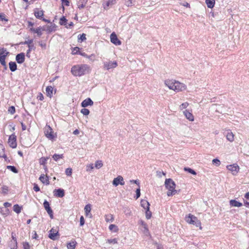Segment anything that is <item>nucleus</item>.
Masks as SVG:
<instances>
[{"mask_svg": "<svg viewBox=\"0 0 249 249\" xmlns=\"http://www.w3.org/2000/svg\"><path fill=\"white\" fill-rule=\"evenodd\" d=\"M89 71L90 68L88 65L81 64L73 66L71 69V72L75 76H81L89 72Z\"/></svg>", "mask_w": 249, "mask_h": 249, "instance_id": "nucleus-1", "label": "nucleus"}, {"mask_svg": "<svg viewBox=\"0 0 249 249\" xmlns=\"http://www.w3.org/2000/svg\"><path fill=\"white\" fill-rule=\"evenodd\" d=\"M164 185L165 188L168 190L167 195L168 196H172L177 193V191L175 189L176 184L172 179H166L165 180Z\"/></svg>", "mask_w": 249, "mask_h": 249, "instance_id": "nucleus-2", "label": "nucleus"}, {"mask_svg": "<svg viewBox=\"0 0 249 249\" xmlns=\"http://www.w3.org/2000/svg\"><path fill=\"white\" fill-rule=\"evenodd\" d=\"M185 220L187 223L193 224L196 227H199L200 230L202 229L200 221L194 215L189 214L188 216H186Z\"/></svg>", "mask_w": 249, "mask_h": 249, "instance_id": "nucleus-3", "label": "nucleus"}, {"mask_svg": "<svg viewBox=\"0 0 249 249\" xmlns=\"http://www.w3.org/2000/svg\"><path fill=\"white\" fill-rule=\"evenodd\" d=\"M8 53L9 52L5 48H0V63L5 67H6L5 58Z\"/></svg>", "mask_w": 249, "mask_h": 249, "instance_id": "nucleus-4", "label": "nucleus"}, {"mask_svg": "<svg viewBox=\"0 0 249 249\" xmlns=\"http://www.w3.org/2000/svg\"><path fill=\"white\" fill-rule=\"evenodd\" d=\"M103 64L104 69L107 70L113 69L118 66V63L116 61H105L104 62Z\"/></svg>", "mask_w": 249, "mask_h": 249, "instance_id": "nucleus-5", "label": "nucleus"}, {"mask_svg": "<svg viewBox=\"0 0 249 249\" xmlns=\"http://www.w3.org/2000/svg\"><path fill=\"white\" fill-rule=\"evenodd\" d=\"M175 83L176 84L174 89V91L178 92L185 90L187 89V86L185 84L181 83L177 80Z\"/></svg>", "mask_w": 249, "mask_h": 249, "instance_id": "nucleus-6", "label": "nucleus"}, {"mask_svg": "<svg viewBox=\"0 0 249 249\" xmlns=\"http://www.w3.org/2000/svg\"><path fill=\"white\" fill-rule=\"evenodd\" d=\"M228 170L231 172L233 175H236L239 171V166L237 164H230L227 166Z\"/></svg>", "mask_w": 249, "mask_h": 249, "instance_id": "nucleus-7", "label": "nucleus"}, {"mask_svg": "<svg viewBox=\"0 0 249 249\" xmlns=\"http://www.w3.org/2000/svg\"><path fill=\"white\" fill-rule=\"evenodd\" d=\"M8 142L9 146L13 148L17 147V144L15 135L12 134L9 136Z\"/></svg>", "mask_w": 249, "mask_h": 249, "instance_id": "nucleus-8", "label": "nucleus"}, {"mask_svg": "<svg viewBox=\"0 0 249 249\" xmlns=\"http://www.w3.org/2000/svg\"><path fill=\"white\" fill-rule=\"evenodd\" d=\"M43 206L45 209L47 211V213L50 215V218L51 219H53V212L51 207H50V204L49 202L45 200L44 201Z\"/></svg>", "mask_w": 249, "mask_h": 249, "instance_id": "nucleus-9", "label": "nucleus"}, {"mask_svg": "<svg viewBox=\"0 0 249 249\" xmlns=\"http://www.w3.org/2000/svg\"><path fill=\"white\" fill-rule=\"evenodd\" d=\"M176 81L177 80L174 79H167L164 81V83L170 89L174 90Z\"/></svg>", "mask_w": 249, "mask_h": 249, "instance_id": "nucleus-10", "label": "nucleus"}, {"mask_svg": "<svg viewBox=\"0 0 249 249\" xmlns=\"http://www.w3.org/2000/svg\"><path fill=\"white\" fill-rule=\"evenodd\" d=\"M59 235L58 231L56 229H54L52 228L50 231V233L49 235V237L53 240H55L57 239V236Z\"/></svg>", "mask_w": 249, "mask_h": 249, "instance_id": "nucleus-11", "label": "nucleus"}, {"mask_svg": "<svg viewBox=\"0 0 249 249\" xmlns=\"http://www.w3.org/2000/svg\"><path fill=\"white\" fill-rule=\"evenodd\" d=\"M44 11L39 8H35L34 10V14L35 17L38 19H42L44 16Z\"/></svg>", "mask_w": 249, "mask_h": 249, "instance_id": "nucleus-12", "label": "nucleus"}, {"mask_svg": "<svg viewBox=\"0 0 249 249\" xmlns=\"http://www.w3.org/2000/svg\"><path fill=\"white\" fill-rule=\"evenodd\" d=\"M110 41L116 45H120L121 41L119 40L115 33H112L110 35Z\"/></svg>", "mask_w": 249, "mask_h": 249, "instance_id": "nucleus-13", "label": "nucleus"}, {"mask_svg": "<svg viewBox=\"0 0 249 249\" xmlns=\"http://www.w3.org/2000/svg\"><path fill=\"white\" fill-rule=\"evenodd\" d=\"M45 134L46 136L50 139H53L54 138L52 129L50 126H48L46 128Z\"/></svg>", "mask_w": 249, "mask_h": 249, "instance_id": "nucleus-14", "label": "nucleus"}, {"mask_svg": "<svg viewBox=\"0 0 249 249\" xmlns=\"http://www.w3.org/2000/svg\"><path fill=\"white\" fill-rule=\"evenodd\" d=\"M54 196L58 197H63L65 195L64 190L62 189H55L53 191Z\"/></svg>", "mask_w": 249, "mask_h": 249, "instance_id": "nucleus-15", "label": "nucleus"}, {"mask_svg": "<svg viewBox=\"0 0 249 249\" xmlns=\"http://www.w3.org/2000/svg\"><path fill=\"white\" fill-rule=\"evenodd\" d=\"M17 62L19 64H22L25 61V54L24 53H21L18 54L16 57Z\"/></svg>", "mask_w": 249, "mask_h": 249, "instance_id": "nucleus-16", "label": "nucleus"}, {"mask_svg": "<svg viewBox=\"0 0 249 249\" xmlns=\"http://www.w3.org/2000/svg\"><path fill=\"white\" fill-rule=\"evenodd\" d=\"M183 114L185 116L187 119H188L190 121H194V116L193 114L190 112L188 110H185L183 112Z\"/></svg>", "mask_w": 249, "mask_h": 249, "instance_id": "nucleus-17", "label": "nucleus"}, {"mask_svg": "<svg viewBox=\"0 0 249 249\" xmlns=\"http://www.w3.org/2000/svg\"><path fill=\"white\" fill-rule=\"evenodd\" d=\"M43 30L46 31L48 33H51L55 30L56 26L54 24H51L50 25L43 27Z\"/></svg>", "mask_w": 249, "mask_h": 249, "instance_id": "nucleus-18", "label": "nucleus"}, {"mask_svg": "<svg viewBox=\"0 0 249 249\" xmlns=\"http://www.w3.org/2000/svg\"><path fill=\"white\" fill-rule=\"evenodd\" d=\"M93 104V101L90 98H88L84 100L81 103L82 107H86L89 106H92Z\"/></svg>", "mask_w": 249, "mask_h": 249, "instance_id": "nucleus-19", "label": "nucleus"}, {"mask_svg": "<svg viewBox=\"0 0 249 249\" xmlns=\"http://www.w3.org/2000/svg\"><path fill=\"white\" fill-rule=\"evenodd\" d=\"M39 179L43 184H45L46 185H49L50 184L49 177L47 175L45 176L44 174H42L40 176Z\"/></svg>", "mask_w": 249, "mask_h": 249, "instance_id": "nucleus-20", "label": "nucleus"}, {"mask_svg": "<svg viewBox=\"0 0 249 249\" xmlns=\"http://www.w3.org/2000/svg\"><path fill=\"white\" fill-rule=\"evenodd\" d=\"M87 2L88 0H79L77 3L78 8L79 9L84 8L85 7Z\"/></svg>", "mask_w": 249, "mask_h": 249, "instance_id": "nucleus-21", "label": "nucleus"}, {"mask_svg": "<svg viewBox=\"0 0 249 249\" xmlns=\"http://www.w3.org/2000/svg\"><path fill=\"white\" fill-rule=\"evenodd\" d=\"M226 136L227 140L229 142H232L234 141V135L231 130L227 131Z\"/></svg>", "mask_w": 249, "mask_h": 249, "instance_id": "nucleus-22", "label": "nucleus"}, {"mask_svg": "<svg viewBox=\"0 0 249 249\" xmlns=\"http://www.w3.org/2000/svg\"><path fill=\"white\" fill-rule=\"evenodd\" d=\"M230 204L233 207H240L242 206V203L234 199L230 201Z\"/></svg>", "mask_w": 249, "mask_h": 249, "instance_id": "nucleus-23", "label": "nucleus"}, {"mask_svg": "<svg viewBox=\"0 0 249 249\" xmlns=\"http://www.w3.org/2000/svg\"><path fill=\"white\" fill-rule=\"evenodd\" d=\"M141 206L145 210L149 209L150 204L146 200H142L141 202Z\"/></svg>", "mask_w": 249, "mask_h": 249, "instance_id": "nucleus-24", "label": "nucleus"}, {"mask_svg": "<svg viewBox=\"0 0 249 249\" xmlns=\"http://www.w3.org/2000/svg\"><path fill=\"white\" fill-rule=\"evenodd\" d=\"M205 3L208 8H212L214 6L215 0H206Z\"/></svg>", "mask_w": 249, "mask_h": 249, "instance_id": "nucleus-25", "label": "nucleus"}, {"mask_svg": "<svg viewBox=\"0 0 249 249\" xmlns=\"http://www.w3.org/2000/svg\"><path fill=\"white\" fill-rule=\"evenodd\" d=\"M114 219V216L111 214H108L105 215V220L107 222H112Z\"/></svg>", "mask_w": 249, "mask_h": 249, "instance_id": "nucleus-26", "label": "nucleus"}, {"mask_svg": "<svg viewBox=\"0 0 249 249\" xmlns=\"http://www.w3.org/2000/svg\"><path fill=\"white\" fill-rule=\"evenodd\" d=\"M9 68L12 71H15L17 69V66L15 62H10L9 63Z\"/></svg>", "mask_w": 249, "mask_h": 249, "instance_id": "nucleus-27", "label": "nucleus"}, {"mask_svg": "<svg viewBox=\"0 0 249 249\" xmlns=\"http://www.w3.org/2000/svg\"><path fill=\"white\" fill-rule=\"evenodd\" d=\"M46 91L47 95L51 97L53 95V88L51 86L47 87Z\"/></svg>", "mask_w": 249, "mask_h": 249, "instance_id": "nucleus-28", "label": "nucleus"}, {"mask_svg": "<svg viewBox=\"0 0 249 249\" xmlns=\"http://www.w3.org/2000/svg\"><path fill=\"white\" fill-rule=\"evenodd\" d=\"M22 207L19 206L18 204H15L13 206V210L17 213L18 214L21 212Z\"/></svg>", "mask_w": 249, "mask_h": 249, "instance_id": "nucleus-29", "label": "nucleus"}, {"mask_svg": "<svg viewBox=\"0 0 249 249\" xmlns=\"http://www.w3.org/2000/svg\"><path fill=\"white\" fill-rule=\"evenodd\" d=\"M108 229L110 231L117 232L119 231L118 227L115 224H111L109 226Z\"/></svg>", "mask_w": 249, "mask_h": 249, "instance_id": "nucleus-30", "label": "nucleus"}, {"mask_svg": "<svg viewBox=\"0 0 249 249\" xmlns=\"http://www.w3.org/2000/svg\"><path fill=\"white\" fill-rule=\"evenodd\" d=\"M84 210L86 215L88 216L91 211V205L89 204L86 205L84 208Z\"/></svg>", "mask_w": 249, "mask_h": 249, "instance_id": "nucleus-31", "label": "nucleus"}, {"mask_svg": "<svg viewBox=\"0 0 249 249\" xmlns=\"http://www.w3.org/2000/svg\"><path fill=\"white\" fill-rule=\"evenodd\" d=\"M76 244V241H72L70 242L67 245V248L68 249H74Z\"/></svg>", "mask_w": 249, "mask_h": 249, "instance_id": "nucleus-32", "label": "nucleus"}, {"mask_svg": "<svg viewBox=\"0 0 249 249\" xmlns=\"http://www.w3.org/2000/svg\"><path fill=\"white\" fill-rule=\"evenodd\" d=\"M120 176H117V177L114 178L112 184L115 186H117L119 184H120Z\"/></svg>", "mask_w": 249, "mask_h": 249, "instance_id": "nucleus-33", "label": "nucleus"}, {"mask_svg": "<svg viewBox=\"0 0 249 249\" xmlns=\"http://www.w3.org/2000/svg\"><path fill=\"white\" fill-rule=\"evenodd\" d=\"M43 27H37V28L36 29V30L35 31V33H36L39 36H41L42 34V31H44V30H43Z\"/></svg>", "mask_w": 249, "mask_h": 249, "instance_id": "nucleus-34", "label": "nucleus"}, {"mask_svg": "<svg viewBox=\"0 0 249 249\" xmlns=\"http://www.w3.org/2000/svg\"><path fill=\"white\" fill-rule=\"evenodd\" d=\"M63 158V154H55L53 155V158L55 161H57L60 159H62Z\"/></svg>", "mask_w": 249, "mask_h": 249, "instance_id": "nucleus-35", "label": "nucleus"}, {"mask_svg": "<svg viewBox=\"0 0 249 249\" xmlns=\"http://www.w3.org/2000/svg\"><path fill=\"white\" fill-rule=\"evenodd\" d=\"M103 166V164L101 160H97L95 163V167L97 169H100Z\"/></svg>", "mask_w": 249, "mask_h": 249, "instance_id": "nucleus-36", "label": "nucleus"}, {"mask_svg": "<svg viewBox=\"0 0 249 249\" xmlns=\"http://www.w3.org/2000/svg\"><path fill=\"white\" fill-rule=\"evenodd\" d=\"M7 168L8 169L10 170L13 173H17L18 172V171L17 169V168L14 166L8 165L7 166Z\"/></svg>", "mask_w": 249, "mask_h": 249, "instance_id": "nucleus-37", "label": "nucleus"}, {"mask_svg": "<svg viewBox=\"0 0 249 249\" xmlns=\"http://www.w3.org/2000/svg\"><path fill=\"white\" fill-rule=\"evenodd\" d=\"M107 242L109 244H116L118 243V239L117 238L108 239Z\"/></svg>", "mask_w": 249, "mask_h": 249, "instance_id": "nucleus-38", "label": "nucleus"}, {"mask_svg": "<svg viewBox=\"0 0 249 249\" xmlns=\"http://www.w3.org/2000/svg\"><path fill=\"white\" fill-rule=\"evenodd\" d=\"M67 21V19L64 17H63L60 19L59 23L61 25L66 26Z\"/></svg>", "mask_w": 249, "mask_h": 249, "instance_id": "nucleus-39", "label": "nucleus"}, {"mask_svg": "<svg viewBox=\"0 0 249 249\" xmlns=\"http://www.w3.org/2000/svg\"><path fill=\"white\" fill-rule=\"evenodd\" d=\"M184 170L186 171H187L188 172H189L194 175H196V172L195 171H194V170H193L192 169L190 168L185 167V168H184Z\"/></svg>", "mask_w": 249, "mask_h": 249, "instance_id": "nucleus-40", "label": "nucleus"}, {"mask_svg": "<svg viewBox=\"0 0 249 249\" xmlns=\"http://www.w3.org/2000/svg\"><path fill=\"white\" fill-rule=\"evenodd\" d=\"M189 105V104L188 102L183 103L179 106V109L180 110H183V109H185L188 107Z\"/></svg>", "mask_w": 249, "mask_h": 249, "instance_id": "nucleus-41", "label": "nucleus"}, {"mask_svg": "<svg viewBox=\"0 0 249 249\" xmlns=\"http://www.w3.org/2000/svg\"><path fill=\"white\" fill-rule=\"evenodd\" d=\"M33 39H28V40L25 41V42H24L23 44H27L28 45V47L33 46L34 45L33 44Z\"/></svg>", "mask_w": 249, "mask_h": 249, "instance_id": "nucleus-42", "label": "nucleus"}, {"mask_svg": "<svg viewBox=\"0 0 249 249\" xmlns=\"http://www.w3.org/2000/svg\"><path fill=\"white\" fill-rule=\"evenodd\" d=\"M79 48L78 47H74L72 49V54H79Z\"/></svg>", "mask_w": 249, "mask_h": 249, "instance_id": "nucleus-43", "label": "nucleus"}, {"mask_svg": "<svg viewBox=\"0 0 249 249\" xmlns=\"http://www.w3.org/2000/svg\"><path fill=\"white\" fill-rule=\"evenodd\" d=\"M152 213L149 211V209L146 210L145 216L147 219H150L151 217Z\"/></svg>", "mask_w": 249, "mask_h": 249, "instance_id": "nucleus-44", "label": "nucleus"}, {"mask_svg": "<svg viewBox=\"0 0 249 249\" xmlns=\"http://www.w3.org/2000/svg\"><path fill=\"white\" fill-rule=\"evenodd\" d=\"M93 168H94L93 164L92 163L88 164L86 166V170L88 172H90V171H92V170Z\"/></svg>", "mask_w": 249, "mask_h": 249, "instance_id": "nucleus-45", "label": "nucleus"}, {"mask_svg": "<svg viewBox=\"0 0 249 249\" xmlns=\"http://www.w3.org/2000/svg\"><path fill=\"white\" fill-rule=\"evenodd\" d=\"M81 112L84 115H88L89 113V111L88 109L84 108L81 110Z\"/></svg>", "mask_w": 249, "mask_h": 249, "instance_id": "nucleus-46", "label": "nucleus"}, {"mask_svg": "<svg viewBox=\"0 0 249 249\" xmlns=\"http://www.w3.org/2000/svg\"><path fill=\"white\" fill-rule=\"evenodd\" d=\"M65 173L68 176H71L72 174V169L68 168L66 169Z\"/></svg>", "mask_w": 249, "mask_h": 249, "instance_id": "nucleus-47", "label": "nucleus"}, {"mask_svg": "<svg viewBox=\"0 0 249 249\" xmlns=\"http://www.w3.org/2000/svg\"><path fill=\"white\" fill-rule=\"evenodd\" d=\"M213 164H215L216 166H219L220 165V161L217 159H214L212 160Z\"/></svg>", "mask_w": 249, "mask_h": 249, "instance_id": "nucleus-48", "label": "nucleus"}, {"mask_svg": "<svg viewBox=\"0 0 249 249\" xmlns=\"http://www.w3.org/2000/svg\"><path fill=\"white\" fill-rule=\"evenodd\" d=\"M48 159V158H44V157L41 158L40 160V163L41 164L45 165L46 164Z\"/></svg>", "mask_w": 249, "mask_h": 249, "instance_id": "nucleus-49", "label": "nucleus"}, {"mask_svg": "<svg viewBox=\"0 0 249 249\" xmlns=\"http://www.w3.org/2000/svg\"><path fill=\"white\" fill-rule=\"evenodd\" d=\"M15 108L14 106H11L9 107L8 109V112L10 113L11 114H13L15 113Z\"/></svg>", "mask_w": 249, "mask_h": 249, "instance_id": "nucleus-50", "label": "nucleus"}, {"mask_svg": "<svg viewBox=\"0 0 249 249\" xmlns=\"http://www.w3.org/2000/svg\"><path fill=\"white\" fill-rule=\"evenodd\" d=\"M8 191V187L6 186H3L2 187V193L3 194H6Z\"/></svg>", "mask_w": 249, "mask_h": 249, "instance_id": "nucleus-51", "label": "nucleus"}, {"mask_svg": "<svg viewBox=\"0 0 249 249\" xmlns=\"http://www.w3.org/2000/svg\"><path fill=\"white\" fill-rule=\"evenodd\" d=\"M28 50L27 51V53H26V56L28 57H30V53L31 52V51L34 48V46H29L28 47Z\"/></svg>", "mask_w": 249, "mask_h": 249, "instance_id": "nucleus-52", "label": "nucleus"}, {"mask_svg": "<svg viewBox=\"0 0 249 249\" xmlns=\"http://www.w3.org/2000/svg\"><path fill=\"white\" fill-rule=\"evenodd\" d=\"M23 249H30V246L28 242H24L23 243Z\"/></svg>", "mask_w": 249, "mask_h": 249, "instance_id": "nucleus-53", "label": "nucleus"}, {"mask_svg": "<svg viewBox=\"0 0 249 249\" xmlns=\"http://www.w3.org/2000/svg\"><path fill=\"white\" fill-rule=\"evenodd\" d=\"M78 39L81 40V41L85 40L86 39V35L85 34L80 35V36L78 37Z\"/></svg>", "mask_w": 249, "mask_h": 249, "instance_id": "nucleus-54", "label": "nucleus"}, {"mask_svg": "<svg viewBox=\"0 0 249 249\" xmlns=\"http://www.w3.org/2000/svg\"><path fill=\"white\" fill-rule=\"evenodd\" d=\"M136 199H138L140 196V195H141L140 186L139 187V188L138 189H137V190L136 191Z\"/></svg>", "mask_w": 249, "mask_h": 249, "instance_id": "nucleus-55", "label": "nucleus"}, {"mask_svg": "<svg viewBox=\"0 0 249 249\" xmlns=\"http://www.w3.org/2000/svg\"><path fill=\"white\" fill-rule=\"evenodd\" d=\"M84 223H85L84 218L83 216H81L80 217V225L81 226H82L84 225Z\"/></svg>", "mask_w": 249, "mask_h": 249, "instance_id": "nucleus-56", "label": "nucleus"}, {"mask_svg": "<svg viewBox=\"0 0 249 249\" xmlns=\"http://www.w3.org/2000/svg\"><path fill=\"white\" fill-rule=\"evenodd\" d=\"M0 19L1 20H8L7 19L5 18V14L3 13H0Z\"/></svg>", "mask_w": 249, "mask_h": 249, "instance_id": "nucleus-57", "label": "nucleus"}, {"mask_svg": "<svg viewBox=\"0 0 249 249\" xmlns=\"http://www.w3.org/2000/svg\"><path fill=\"white\" fill-rule=\"evenodd\" d=\"M95 55L94 54H91V55L88 56V59L91 60L92 61H94Z\"/></svg>", "mask_w": 249, "mask_h": 249, "instance_id": "nucleus-58", "label": "nucleus"}, {"mask_svg": "<svg viewBox=\"0 0 249 249\" xmlns=\"http://www.w3.org/2000/svg\"><path fill=\"white\" fill-rule=\"evenodd\" d=\"M62 3L66 6H69V1L68 0H61Z\"/></svg>", "mask_w": 249, "mask_h": 249, "instance_id": "nucleus-59", "label": "nucleus"}, {"mask_svg": "<svg viewBox=\"0 0 249 249\" xmlns=\"http://www.w3.org/2000/svg\"><path fill=\"white\" fill-rule=\"evenodd\" d=\"M34 190L36 192H38L40 191V188L38 186V185L36 184H34Z\"/></svg>", "mask_w": 249, "mask_h": 249, "instance_id": "nucleus-60", "label": "nucleus"}, {"mask_svg": "<svg viewBox=\"0 0 249 249\" xmlns=\"http://www.w3.org/2000/svg\"><path fill=\"white\" fill-rule=\"evenodd\" d=\"M120 184L121 185H124V178L122 176H120Z\"/></svg>", "mask_w": 249, "mask_h": 249, "instance_id": "nucleus-61", "label": "nucleus"}, {"mask_svg": "<svg viewBox=\"0 0 249 249\" xmlns=\"http://www.w3.org/2000/svg\"><path fill=\"white\" fill-rule=\"evenodd\" d=\"M132 0H127L125 1V5L127 6H130L132 5Z\"/></svg>", "mask_w": 249, "mask_h": 249, "instance_id": "nucleus-62", "label": "nucleus"}, {"mask_svg": "<svg viewBox=\"0 0 249 249\" xmlns=\"http://www.w3.org/2000/svg\"><path fill=\"white\" fill-rule=\"evenodd\" d=\"M39 45L43 49H46V44L45 43L43 42H39Z\"/></svg>", "mask_w": 249, "mask_h": 249, "instance_id": "nucleus-63", "label": "nucleus"}, {"mask_svg": "<svg viewBox=\"0 0 249 249\" xmlns=\"http://www.w3.org/2000/svg\"><path fill=\"white\" fill-rule=\"evenodd\" d=\"M37 99L40 101L43 100L44 99V97L42 94L40 93L37 96Z\"/></svg>", "mask_w": 249, "mask_h": 249, "instance_id": "nucleus-64", "label": "nucleus"}]
</instances>
